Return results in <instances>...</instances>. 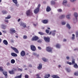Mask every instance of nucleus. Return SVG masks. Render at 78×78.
Instances as JSON below:
<instances>
[{
	"label": "nucleus",
	"mask_w": 78,
	"mask_h": 78,
	"mask_svg": "<svg viewBox=\"0 0 78 78\" xmlns=\"http://www.w3.org/2000/svg\"><path fill=\"white\" fill-rule=\"evenodd\" d=\"M73 37H72V39H75V35L74 34H73L72 35Z\"/></svg>",
	"instance_id": "37998d69"
},
{
	"label": "nucleus",
	"mask_w": 78,
	"mask_h": 78,
	"mask_svg": "<svg viewBox=\"0 0 78 78\" xmlns=\"http://www.w3.org/2000/svg\"><path fill=\"white\" fill-rule=\"evenodd\" d=\"M6 66H10V63H9V62H7L6 64Z\"/></svg>",
	"instance_id": "49530a36"
},
{
	"label": "nucleus",
	"mask_w": 78,
	"mask_h": 78,
	"mask_svg": "<svg viewBox=\"0 0 78 78\" xmlns=\"http://www.w3.org/2000/svg\"><path fill=\"white\" fill-rule=\"evenodd\" d=\"M42 60H43V61H44V62H47V59L44 58H42Z\"/></svg>",
	"instance_id": "72a5a7b5"
},
{
	"label": "nucleus",
	"mask_w": 78,
	"mask_h": 78,
	"mask_svg": "<svg viewBox=\"0 0 78 78\" xmlns=\"http://www.w3.org/2000/svg\"><path fill=\"white\" fill-rule=\"evenodd\" d=\"M41 7V4H38L37 7L35 9V10H39V8Z\"/></svg>",
	"instance_id": "aec40b11"
},
{
	"label": "nucleus",
	"mask_w": 78,
	"mask_h": 78,
	"mask_svg": "<svg viewBox=\"0 0 78 78\" xmlns=\"http://www.w3.org/2000/svg\"><path fill=\"white\" fill-rule=\"evenodd\" d=\"M38 42H39L40 43H41V42H42V41H41L40 40H39L38 41Z\"/></svg>",
	"instance_id": "680f3d73"
},
{
	"label": "nucleus",
	"mask_w": 78,
	"mask_h": 78,
	"mask_svg": "<svg viewBox=\"0 0 78 78\" xmlns=\"http://www.w3.org/2000/svg\"><path fill=\"white\" fill-rule=\"evenodd\" d=\"M74 67L76 69H78V66L77 64L75 63L74 65Z\"/></svg>",
	"instance_id": "b1692460"
},
{
	"label": "nucleus",
	"mask_w": 78,
	"mask_h": 78,
	"mask_svg": "<svg viewBox=\"0 0 78 78\" xmlns=\"http://www.w3.org/2000/svg\"><path fill=\"white\" fill-rule=\"evenodd\" d=\"M3 69L2 67H0V72H3Z\"/></svg>",
	"instance_id": "a18cd8bd"
},
{
	"label": "nucleus",
	"mask_w": 78,
	"mask_h": 78,
	"mask_svg": "<svg viewBox=\"0 0 78 78\" xmlns=\"http://www.w3.org/2000/svg\"><path fill=\"white\" fill-rule=\"evenodd\" d=\"M51 34V31L50 32L49 34Z\"/></svg>",
	"instance_id": "338daca9"
},
{
	"label": "nucleus",
	"mask_w": 78,
	"mask_h": 78,
	"mask_svg": "<svg viewBox=\"0 0 78 78\" xmlns=\"http://www.w3.org/2000/svg\"><path fill=\"white\" fill-rule=\"evenodd\" d=\"M3 43L5 45H8V41L6 40H4L3 41Z\"/></svg>",
	"instance_id": "ddd939ff"
},
{
	"label": "nucleus",
	"mask_w": 78,
	"mask_h": 78,
	"mask_svg": "<svg viewBox=\"0 0 78 78\" xmlns=\"http://www.w3.org/2000/svg\"><path fill=\"white\" fill-rule=\"evenodd\" d=\"M26 14L27 16H33V14L32 11L30 10H27L26 12Z\"/></svg>",
	"instance_id": "f03ea898"
},
{
	"label": "nucleus",
	"mask_w": 78,
	"mask_h": 78,
	"mask_svg": "<svg viewBox=\"0 0 78 78\" xmlns=\"http://www.w3.org/2000/svg\"><path fill=\"white\" fill-rule=\"evenodd\" d=\"M23 39H27V35H24L23 36Z\"/></svg>",
	"instance_id": "f704fd0d"
},
{
	"label": "nucleus",
	"mask_w": 78,
	"mask_h": 78,
	"mask_svg": "<svg viewBox=\"0 0 78 78\" xmlns=\"http://www.w3.org/2000/svg\"><path fill=\"white\" fill-rule=\"evenodd\" d=\"M76 0H70V1L71 2H75L76 1Z\"/></svg>",
	"instance_id": "4d7b16f0"
},
{
	"label": "nucleus",
	"mask_w": 78,
	"mask_h": 78,
	"mask_svg": "<svg viewBox=\"0 0 78 78\" xmlns=\"http://www.w3.org/2000/svg\"><path fill=\"white\" fill-rule=\"evenodd\" d=\"M11 55L13 57H17V55L14 52L11 53Z\"/></svg>",
	"instance_id": "f8f14e48"
},
{
	"label": "nucleus",
	"mask_w": 78,
	"mask_h": 78,
	"mask_svg": "<svg viewBox=\"0 0 78 78\" xmlns=\"http://www.w3.org/2000/svg\"><path fill=\"white\" fill-rule=\"evenodd\" d=\"M70 14L69 15H67L66 16V18H67V19H70Z\"/></svg>",
	"instance_id": "e433bc0d"
},
{
	"label": "nucleus",
	"mask_w": 78,
	"mask_h": 78,
	"mask_svg": "<svg viewBox=\"0 0 78 78\" xmlns=\"http://www.w3.org/2000/svg\"><path fill=\"white\" fill-rule=\"evenodd\" d=\"M50 76V75L49 74H46L44 76V78H48Z\"/></svg>",
	"instance_id": "a211bd4d"
},
{
	"label": "nucleus",
	"mask_w": 78,
	"mask_h": 78,
	"mask_svg": "<svg viewBox=\"0 0 78 78\" xmlns=\"http://www.w3.org/2000/svg\"><path fill=\"white\" fill-rule=\"evenodd\" d=\"M75 17H76V20H77V17H78V13L77 12H75L74 14Z\"/></svg>",
	"instance_id": "f3484780"
},
{
	"label": "nucleus",
	"mask_w": 78,
	"mask_h": 78,
	"mask_svg": "<svg viewBox=\"0 0 78 78\" xmlns=\"http://www.w3.org/2000/svg\"><path fill=\"white\" fill-rule=\"evenodd\" d=\"M75 63V59H73L72 60V64L73 65Z\"/></svg>",
	"instance_id": "58836bf2"
},
{
	"label": "nucleus",
	"mask_w": 78,
	"mask_h": 78,
	"mask_svg": "<svg viewBox=\"0 0 78 78\" xmlns=\"http://www.w3.org/2000/svg\"><path fill=\"white\" fill-rule=\"evenodd\" d=\"M60 45L59 44H56L55 47L56 48H60Z\"/></svg>",
	"instance_id": "412c9836"
},
{
	"label": "nucleus",
	"mask_w": 78,
	"mask_h": 78,
	"mask_svg": "<svg viewBox=\"0 0 78 78\" xmlns=\"http://www.w3.org/2000/svg\"><path fill=\"white\" fill-rule=\"evenodd\" d=\"M51 76L53 78H59V77L57 75H52Z\"/></svg>",
	"instance_id": "dca6fc26"
},
{
	"label": "nucleus",
	"mask_w": 78,
	"mask_h": 78,
	"mask_svg": "<svg viewBox=\"0 0 78 78\" xmlns=\"http://www.w3.org/2000/svg\"><path fill=\"white\" fill-rule=\"evenodd\" d=\"M51 9L50 6H48L46 10H51Z\"/></svg>",
	"instance_id": "473e14b6"
},
{
	"label": "nucleus",
	"mask_w": 78,
	"mask_h": 78,
	"mask_svg": "<svg viewBox=\"0 0 78 78\" xmlns=\"http://www.w3.org/2000/svg\"><path fill=\"white\" fill-rule=\"evenodd\" d=\"M39 66L37 67L38 69V70H41V69H42V64H39Z\"/></svg>",
	"instance_id": "9b49d317"
},
{
	"label": "nucleus",
	"mask_w": 78,
	"mask_h": 78,
	"mask_svg": "<svg viewBox=\"0 0 78 78\" xmlns=\"http://www.w3.org/2000/svg\"><path fill=\"white\" fill-rule=\"evenodd\" d=\"M30 48L31 49L32 51H34L36 50V47L34 46V45H31L30 46Z\"/></svg>",
	"instance_id": "0eeeda50"
},
{
	"label": "nucleus",
	"mask_w": 78,
	"mask_h": 78,
	"mask_svg": "<svg viewBox=\"0 0 78 78\" xmlns=\"http://www.w3.org/2000/svg\"><path fill=\"white\" fill-rule=\"evenodd\" d=\"M76 37H78V31L76 32Z\"/></svg>",
	"instance_id": "603ef678"
},
{
	"label": "nucleus",
	"mask_w": 78,
	"mask_h": 78,
	"mask_svg": "<svg viewBox=\"0 0 78 78\" xmlns=\"http://www.w3.org/2000/svg\"><path fill=\"white\" fill-rule=\"evenodd\" d=\"M67 59H69V58L68 56L66 57Z\"/></svg>",
	"instance_id": "0e129e2a"
},
{
	"label": "nucleus",
	"mask_w": 78,
	"mask_h": 78,
	"mask_svg": "<svg viewBox=\"0 0 78 78\" xmlns=\"http://www.w3.org/2000/svg\"><path fill=\"white\" fill-rule=\"evenodd\" d=\"M2 28L3 29H6V26L4 25H2Z\"/></svg>",
	"instance_id": "cd10ccee"
},
{
	"label": "nucleus",
	"mask_w": 78,
	"mask_h": 78,
	"mask_svg": "<svg viewBox=\"0 0 78 78\" xmlns=\"http://www.w3.org/2000/svg\"><path fill=\"white\" fill-rule=\"evenodd\" d=\"M43 38L46 42H50V37H44Z\"/></svg>",
	"instance_id": "7ed1b4c3"
},
{
	"label": "nucleus",
	"mask_w": 78,
	"mask_h": 78,
	"mask_svg": "<svg viewBox=\"0 0 78 78\" xmlns=\"http://www.w3.org/2000/svg\"><path fill=\"white\" fill-rule=\"evenodd\" d=\"M46 50L48 52H51L52 51V48L50 46L47 47L46 48Z\"/></svg>",
	"instance_id": "39448f33"
},
{
	"label": "nucleus",
	"mask_w": 78,
	"mask_h": 78,
	"mask_svg": "<svg viewBox=\"0 0 78 78\" xmlns=\"http://www.w3.org/2000/svg\"><path fill=\"white\" fill-rule=\"evenodd\" d=\"M25 51L23 50L20 53V55L21 56H25Z\"/></svg>",
	"instance_id": "1a4fd4ad"
},
{
	"label": "nucleus",
	"mask_w": 78,
	"mask_h": 78,
	"mask_svg": "<svg viewBox=\"0 0 78 78\" xmlns=\"http://www.w3.org/2000/svg\"><path fill=\"white\" fill-rule=\"evenodd\" d=\"M62 10H58V12H62Z\"/></svg>",
	"instance_id": "69168bd1"
},
{
	"label": "nucleus",
	"mask_w": 78,
	"mask_h": 78,
	"mask_svg": "<svg viewBox=\"0 0 78 78\" xmlns=\"http://www.w3.org/2000/svg\"><path fill=\"white\" fill-rule=\"evenodd\" d=\"M5 21L6 22V23H8V20H5Z\"/></svg>",
	"instance_id": "6e6d98bb"
},
{
	"label": "nucleus",
	"mask_w": 78,
	"mask_h": 78,
	"mask_svg": "<svg viewBox=\"0 0 78 78\" xmlns=\"http://www.w3.org/2000/svg\"><path fill=\"white\" fill-rule=\"evenodd\" d=\"M45 32L46 33L48 34V33H49V32H50V31L46 29L45 30Z\"/></svg>",
	"instance_id": "ea45409f"
},
{
	"label": "nucleus",
	"mask_w": 78,
	"mask_h": 78,
	"mask_svg": "<svg viewBox=\"0 0 78 78\" xmlns=\"http://www.w3.org/2000/svg\"><path fill=\"white\" fill-rule=\"evenodd\" d=\"M18 71H21V72H22V69L19 68L18 69Z\"/></svg>",
	"instance_id": "3c124183"
},
{
	"label": "nucleus",
	"mask_w": 78,
	"mask_h": 78,
	"mask_svg": "<svg viewBox=\"0 0 78 78\" xmlns=\"http://www.w3.org/2000/svg\"><path fill=\"white\" fill-rule=\"evenodd\" d=\"M56 32V31L54 30L53 31L52 33V36H55V32Z\"/></svg>",
	"instance_id": "bb28decb"
},
{
	"label": "nucleus",
	"mask_w": 78,
	"mask_h": 78,
	"mask_svg": "<svg viewBox=\"0 0 78 78\" xmlns=\"http://www.w3.org/2000/svg\"><path fill=\"white\" fill-rule=\"evenodd\" d=\"M25 76V78H28V75H26Z\"/></svg>",
	"instance_id": "8fccbe9b"
},
{
	"label": "nucleus",
	"mask_w": 78,
	"mask_h": 78,
	"mask_svg": "<svg viewBox=\"0 0 78 78\" xmlns=\"http://www.w3.org/2000/svg\"><path fill=\"white\" fill-rule=\"evenodd\" d=\"M16 6L18 7L19 6V5L17 3L15 4Z\"/></svg>",
	"instance_id": "13d9d810"
},
{
	"label": "nucleus",
	"mask_w": 78,
	"mask_h": 78,
	"mask_svg": "<svg viewBox=\"0 0 78 78\" xmlns=\"http://www.w3.org/2000/svg\"><path fill=\"white\" fill-rule=\"evenodd\" d=\"M11 48L13 50H14V51L16 53L19 54V51L17 48H14L12 47L11 46Z\"/></svg>",
	"instance_id": "423d86ee"
},
{
	"label": "nucleus",
	"mask_w": 78,
	"mask_h": 78,
	"mask_svg": "<svg viewBox=\"0 0 78 78\" xmlns=\"http://www.w3.org/2000/svg\"><path fill=\"white\" fill-rule=\"evenodd\" d=\"M11 16L10 15H9L7 17H5V19H10V18H11Z\"/></svg>",
	"instance_id": "c756f323"
},
{
	"label": "nucleus",
	"mask_w": 78,
	"mask_h": 78,
	"mask_svg": "<svg viewBox=\"0 0 78 78\" xmlns=\"http://www.w3.org/2000/svg\"><path fill=\"white\" fill-rule=\"evenodd\" d=\"M51 5H55L56 3H55V2L53 1H52L51 2Z\"/></svg>",
	"instance_id": "4be33fe9"
},
{
	"label": "nucleus",
	"mask_w": 78,
	"mask_h": 78,
	"mask_svg": "<svg viewBox=\"0 0 78 78\" xmlns=\"http://www.w3.org/2000/svg\"><path fill=\"white\" fill-rule=\"evenodd\" d=\"M3 73L4 75L5 76V77L6 78H8V76H7V72H5V71H4L3 72Z\"/></svg>",
	"instance_id": "2eb2a0df"
},
{
	"label": "nucleus",
	"mask_w": 78,
	"mask_h": 78,
	"mask_svg": "<svg viewBox=\"0 0 78 78\" xmlns=\"http://www.w3.org/2000/svg\"><path fill=\"white\" fill-rule=\"evenodd\" d=\"M62 25H65L66 24V22H63L62 23Z\"/></svg>",
	"instance_id": "864d4df0"
},
{
	"label": "nucleus",
	"mask_w": 78,
	"mask_h": 78,
	"mask_svg": "<svg viewBox=\"0 0 78 78\" xmlns=\"http://www.w3.org/2000/svg\"><path fill=\"white\" fill-rule=\"evenodd\" d=\"M29 67H32V65L31 64L29 65Z\"/></svg>",
	"instance_id": "052dcab7"
},
{
	"label": "nucleus",
	"mask_w": 78,
	"mask_h": 78,
	"mask_svg": "<svg viewBox=\"0 0 78 78\" xmlns=\"http://www.w3.org/2000/svg\"><path fill=\"white\" fill-rule=\"evenodd\" d=\"M13 2L15 4H16V3H18L17 1V0H12Z\"/></svg>",
	"instance_id": "a878e982"
},
{
	"label": "nucleus",
	"mask_w": 78,
	"mask_h": 78,
	"mask_svg": "<svg viewBox=\"0 0 78 78\" xmlns=\"http://www.w3.org/2000/svg\"><path fill=\"white\" fill-rule=\"evenodd\" d=\"M20 19H19L18 20V22H20Z\"/></svg>",
	"instance_id": "774afa93"
},
{
	"label": "nucleus",
	"mask_w": 78,
	"mask_h": 78,
	"mask_svg": "<svg viewBox=\"0 0 78 78\" xmlns=\"http://www.w3.org/2000/svg\"><path fill=\"white\" fill-rule=\"evenodd\" d=\"M41 22L44 24H46L48 23V20H43L41 21Z\"/></svg>",
	"instance_id": "9d476101"
},
{
	"label": "nucleus",
	"mask_w": 78,
	"mask_h": 78,
	"mask_svg": "<svg viewBox=\"0 0 78 78\" xmlns=\"http://www.w3.org/2000/svg\"><path fill=\"white\" fill-rule=\"evenodd\" d=\"M22 78V75H20V76H16L14 78Z\"/></svg>",
	"instance_id": "393cba45"
},
{
	"label": "nucleus",
	"mask_w": 78,
	"mask_h": 78,
	"mask_svg": "<svg viewBox=\"0 0 78 78\" xmlns=\"http://www.w3.org/2000/svg\"><path fill=\"white\" fill-rule=\"evenodd\" d=\"M17 71V69L15 68H13L12 70H9V73L11 75H13L15 73V72Z\"/></svg>",
	"instance_id": "f257e3e1"
},
{
	"label": "nucleus",
	"mask_w": 78,
	"mask_h": 78,
	"mask_svg": "<svg viewBox=\"0 0 78 78\" xmlns=\"http://www.w3.org/2000/svg\"><path fill=\"white\" fill-rule=\"evenodd\" d=\"M16 62V61H15V60L14 59H12L11 60V63L12 64H14Z\"/></svg>",
	"instance_id": "6ab92c4d"
},
{
	"label": "nucleus",
	"mask_w": 78,
	"mask_h": 78,
	"mask_svg": "<svg viewBox=\"0 0 78 78\" xmlns=\"http://www.w3.org/2000/svg\"><path fill=\"white\" fill-rule=\"evenodd\" d=\"M39 39V37L37 36H35L32 39V41H37Z\"/></svg>",
	"instance_id": "6e6552de"
},
{
	"label": "nucleus",
	"mask_w": 78,
	"mask_h": 78,
	"mask_svg": "<svg viewBox=\"0 0 78 78\" xmlns=\"http://www.w3.org/2000/svg\"><path fill=\"white\" fill-rule=\"evenodd\" d=\"M64 17H65V15H63L60 17V19H62L64 18Z\"/></svg>",
	"instance_id": "7c9ffc66"
},
{
	"label": "nucleus",
	"mask_w": 78,
	"mask_h": 78,
	"mask_svg": "<svg viewBox=\"0 0 78 78\" xmlns=\"http://www.w3.org/2000/svg\"><path fill=\"white\" fill-rule=\"evenodd\" d=\"M39 11V10H34V12L35 14H37Z\"/></svg>",
	"instance_id": "5701e85b"
},
{
	"label": "nucleus",
	"mask_w": 78,
	"mask_h": 78,
	"mask_svg": "<svg viewBox=\"0 0 78 78\" xmlns=\"http://www.w3.org/2000/svg\"><path fill=\"white\" fill-rule=\"evenodd\" d=\"M22 26L23 27V28H25L26 27H27V26L26 25V24H25L24 23H23L22 24Z\"/></svg>",
	"instance_id": "c03bdc74"
},
{
	"label": "nucleus",
	"mask_w": 78,
	"mask_h": 78,
	"mask_svg": "<svg viewBox=\"0 0 78 78\" xmlns=\"http://www.w3.org/2000/svg\"><path fill=\"white\" fill-rule=\"evenodd\" d=\"M67 0H63V5H64V6H65L67 5Z\"/></svg>",
	"instance_id": "4468645a"
},
{
	"label": "nucleus",
	"mask_w": 78,
	"mask_h": 78,
	"mask_svg": "<svg viewBox=\"0 0 78 78\" xmlns=\"http://www.w3.org/2000/svg\"><path fill=\"white\" fill-rule=\"evenodd\" d=\"M33 55H34V56H36V55H37V54H36V53H34L33 54Z\"/></svg>",
	"instance_id": "5fc2aeb1"
},
{
	"label": "nucleus",
	"mask_w": 78,
	"mask_h": 78,
	"mask_svg": "<svg viewBox=\"0 0 78 78\" xmlns=\"http://www.w3.org/2000/svg\"><path fill=\"white\" fill-rule=\"evenodd\" d=\"M66 27L68 28V29H70V25L69 24H67L66 25Z\"/></svg>",
	"instance_id": "c85d7f7f"
},
{
	"label": "nucleus",
	"mask_w": 78,
	"mask_h": 78,
	"mask_svg": "<svg viewBox=\"0 0 78 78\" xmlns=\"http://www.w3.org/2000/svg\"><path fill=\"white\" fill-rule=\"evenodd\" d=\"M63 41L64 42H66V41H67V40H66V39H64Z\"/></svg>",
	"instance_id": "e2e57ef3"
},
{
	"label": "nucleus",
	"mask_w": 78,
	"mask_h": 78,
	"mask_svg": "<svg viewBox=\"0 0 78 78\" xmlns=\"http://www.w3.org/2000/svg\"><path fill=\"white\" fill-rule=\"evenodd\" d=\"M38 48L39 50H41L42 49V48H41L39 46L38 47Z\"/></svg>",
	"instance_id": "bf43d9fd"
},
{
	"label": "nucleus",
	"mask_w": 78,
	"mask_h": 78,
	"mask_svg": "<svg viewBox=\"0 0 78 78\" xmlns=\"http://www.w3.org/2000/svg\"><path fill=\"white\" fill-rule=\"evenodd\" d=\"M65 6H67V7H69L70 6V4H67L66 5H65Z\"/></svg>",
	"instance_id": "de8ad7c7"
},
{
	"label": "nucleus",
	"mask_w": 78,
	"mask_h": 78,
	"mask_svg": "<svg viewBox=\"0 0 78 78\" xmlns=\"http://www.w3.org/2000/svg\"><path fill=\"white\" fill-rule=\"evenodd\" d=\"M66 70L68 72H70V69H66Z\"/></svg>",
	"instance_id": "09e8293b"
},
{
	"label": "nucleus",
	"mask_w": 78,
	"mask_h": 78,
	"mask_svg": "<svg viewBox=\"0 0 78 78\" xmlns=\"http://www.w3.org/2000/svg\"><path fill=\"white\" fill-rule=\"evenodd\" d=\"M38 34L41 35V36H42V35H44V33L41 32H38Z\"/></svg>",
	"instance_id": "2f4dec72"
},
{
	"label": "nucleus",
	"mask_w": 78,
	"mask_h": 78,
	"mask_svg": "<svg viewBox=\"0 0 78 78\" xmlns=\"http://www.w3.org/2000/svg\"><path fill=\"white\" fill-rule=\"evenodd\" d=\"M74 75L75 76H78V72H75L74 73Z\"/></svg>",
	"instance_id": "c9c22d12"
},
{
	"label": "nucleus",
	"mask_w": 78,
	"mask_h": 78,
	"mask_svg": "<svg viewBox=\"0 0 78 78\" xmlns=\"http://www.w3.org/2000/svg\"><path fill=\"white\" fill-rule=\"evenodd\" d=\"M67 63L68 64H69V65H72V62H69V61L67 62Z\"/></svg>",
	"instance_id": "79ce46f5"
},
{
	"label": "nucleus",
	"mask_w": 78,
	"mask_h": 78,
	"mask_svg": "<svg viewBox=\"0 0 78 78\" xmlns=\"http://www.w3.org/2000/svg\"><path fill=\"white\" fill-rule=\"evenodd\" d=\"M2 12L3 14H6V13H7V12H6L5 10H3L2 11Z\"/></svg>",
	"instance_id": "4c0bfd02"
},
{
	"label": "nucleus",
	"mask_w": 78,
	"mask_h": 78,
	"mask_svg": "<svg viewBox=\"0 0 78 78\" xmlns=\"http://www.w3.org/2000/svg\"><path fill=\"white\" fill-rule=\"evenodd\" d=\"M10 34H11L12 35L14 34V33H16V30H14V29L12 28L10 30Z\"/></svg>",
	"instance_id": "20e7f679"
},
{
	"label": "nucleus",
	"mask_w": 78,
	"mask_h": 78,
	"mask_svg": "<svg viewBox=\"0 0 78 78\" xmlns=\"http://www.w3.org/2000/svg\"><path fill=\"white\" fill-rule=\"evenodd\" d=\"M36 76H37V77L36 78H41V77H40L39 76V74H37L36 75Z\"/></svg>",
	"instance_id": "a19ab883"
}]
</instances>
